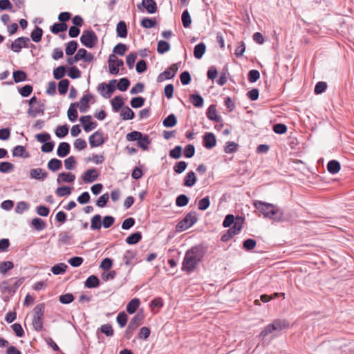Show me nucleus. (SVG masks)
I'll use <instances>...</instances> for the list:
<instances>
[{"label": "nucleus", "instance_id": "23", "mask_svg": "<svg viewBox=\"0 0 354 354\" xmlns=\"http://www.w3.org/2000/svg\"><path fill=\"white\" fill-rule=\"evenodd\" d=\"M197 180L196 174L194 171H189L184 178L183 185L191 187L194 185Z\"/></svg>", "mask_w": 354, "mask_h": 354}, {"label": "nucleus", "instance_id": "17", "mask_svg": "<svg viewBox=\"0 0 354 354\" xmlns=\"http://www.w3.org/2000/svg\"><path fill=\"white\" fill-rule=\"evenodd\" d=\"M216 144V137L213 133H205L203 136V146L207 149L213 148Z\"/></svg>", "mask_w": 354, "mask_h": 354}, {"label": "nucleus", "instance_id": "59", "mask_svg": "<svg viewBox=\"0 0 354 354\" xmlns=\"http://www.w3.org/2000/svg\"><path fill=\"white\" fill-rule=\"evenodd\" d=\"M99 330L107 337H112L114 334L111 325L109 324L102 325Z\"/></svg>", "mask_w": 354, "mask_h": 354}, {"label": "nucleus", "instance_id": "5", "mask_svg": "<svg viewBox=\"0 0 354 354\" xmlns=\"http://www.w3.org/2000/svg\"><path fill=\"white\" fill-rule=\"evenodd\" d=\"M45 312V304L41 303L37 304L33 309L32 327L37 331L40 332L43 330V319Z\"/></svg>", "mask_w": 354, "mask_h": 354}, {"label": "nucleus", "instance_id": "63", "mask_svg": "<svg viewBox=\"0 0 354 354\" xmlns=\"http://www.w3.org/2000/svg\"><path fill=\"white\" fill-rule=\"evenodd\" d=\"M189 203V198L185 194L179 195L176 199V205L178 207H184Z\"/></svg>", "mask_w": 354, "mask_h": 354}, {"label": "nucleus", "instance_id": "49", "mask_svg": "<svg viewBox=\"0 0 354 354\" xmlns=\"http://www.w3.org/2000/svg\"><path fill=\"white\" fill-rule=\"evenodd\" d=\"M66 67L59 66L53 70V77L56 80H61L66 74Z\"/></svg>", "mask_w": 354, "mask_h": 354}, {"label": "nucleus", "instance_id": "56", "mask_svg": "<svg viewBox=\"0 0 354 354\" xmlns=\"http://www.w3.org/2000/svg\"><path fill=\"white\" fill-rule=\"evenodd\" d=\"M56 194L59 197L70 195L71 193V188L68 186H62L57 188L55 191Z\"/></svg>", "mask_w": 354, "mask_h": 354}, {"label": "nucleus", "instance_id": "43", "mask_svg": "<svg viewBox=\"0 0 354 354\" xmlns=\"http://www.w3.org/2000/svg\"><path fill=\"white\" fill-rule=\"evenodd\" d=\"M170 50V45L167 41L160 40L158 42L157 51L159 54H163Z\"/></svg>", "mask_w": 354, "mask_h": 354}, {"label": "nucleus", "instance_id": "19", "mask_svg": "<svg viewBox=\"0 0 354 354\" xmlns=\"http://www.w3.org/2000/svg\"><path fill=\"white\" fill-rule=\"evenodd\" d=\"M75 179V176L72 173L62 172L59 174L57 183L60 184L62 183H73Z\"/></svg>", "mask_w": 354, "mask_h": 354}, {"label": "nucleus", "instance_id": "37", "mask_svg": "<svg viewBox=\"0 0 354 354\" xmlns=\"http://www.w3.org/2000/svg\"><path fill=\"white\" fill-rule=\"evenodd\" d=\"M111 105L113 110L118 112L124 106L122 97L120 95L115 96L111 100Z\"/></svg>", "mask_w": 354, "mask_h": 354}, {"label": "nucleus", "instance_id": "11", "mask_svg": "<svg viewBox=\"0 0 354 354\" xmlns=\"http://www.w3.org/2000/svg\"><path fill=\"white\" fill-rule=\"evenodd\" d=\"M30 41V39L26 37H21L16 39L10 46V49L15 53H19L21 50L22 47L28 48V43Z\"/></svg>", "mask_w": 354, "mask_h": 354}, {"label": "nucleus", "instance_id": "39", "mask_svg": "<svg viewBox=\"0 0 354 354\" xmlns=\"http://www.w3.org/2000/svg\"><path fill=\"white\" fill-rule=\"evenodd\" d=\"M42 35H43L42 29L38 26H35V29L32 31V32L30 34V37L33 41L37 43L41 41Z\"/></svg>", "mask_w": 354, "mask_h": 354}, {"label": "nucleus", "instance_id": "22", "mask_svg": "<svg viewBox=\"0 0 354 354\" xmlns=\"http://www.w3.org/2000/svg\"><path fill=\"white\" fill-rule=\"evenodd\" d=\"M78 106H79L78 102L72 103L70 105L69 109L68 110V113H67L68 118L69 120L73 122H75L77 119L78 113H77V111L76 108Z\"/></svg>", "mask_w": 354, "mask_h": 354}, {"label": "nucleus", "instance_id": "15", "mask_svg": "<svg viewBox=\"0 0 354 354\" xmlns=\"http://www.w3.org/2000/svg\"><path fill=\"white\" fill-rule=\"evenodd\" d=\"M30 176L32 179L44 180L48 177V173L41 168H35L30 169Z\"/></svg>", "mask_w": 354, "mask_h": 354}, {"label": "nucleus", "instance_id": "46", "mask_svg": "<svg viewBox=\"0 0 354 354\" xmlns=\"http://www.w3.org/2000/svg\"><path fill=\"white\" fill-rule=\"evenodd\" d=\"M136 253L133 250H127L123 257L125 265L129 266L132 264L133 260L136 258Z\"/></svg>", "mask_w": 354, "mask_h": 354}, {"label": "nucleus", "instance_id": "9", "mask_svg": "<svg viewBox=\"0 0 354 354\" xmlns=\"http://www.w3.org/2000/svg\"><path fill=\"white\" fill-rule=\"evenodd\" d=\"M108 62L109 72L113 75L118 74L119 68L124 65L123 61L113 54L109 55Z\"/></svg>", "mask_w": 354, "mask_h": 354}, {"label": "nucleus", "instance_id": "34", "mask_svg": "<svg viewBox=\"0 0 354 354\" xmlns=\"http://www.w3.org/2000/svg\"><path fill=\"white\" fill-rule=\"evenodd\" d=\"M142 239V234L140 232H136L131 234L126 239V243L129 245H134Z\"/></svg>", "mask_w": 354, "mask_h": 354}, {"label": "nucleus", "instance_id": "1", "mask_svg": "<svg viewBox=\"0 0 354 354\" xmlns=\"http://www.w3.org/2000/svg\"><path fill=\"white\" fill-rule=\"evenodd\" d=\"M206 252V248L202 245L192 247L185 254L181 270L187 273L193 272L203 260Z\"/></svg>", "mask_w": 354, "mask_h": 354}, {"label": "nucleus", "instance_id": "54", "mask_svg": "<svg viewBox=\"0 0 354 354\" xmlns=\"http://www.w3.org/2000/svg\"><path fill=\"white\" fill-rule=\"evenodd\" d=\"M145 98L142 97H133L130 102L131 106L134 108H140L142 107L145 104Z\"/></svg>", "mask_w": 354, "mask_h": 354}, {"label": "nucleus", "instance_id": "55", "mask_svg": "<svg viewBox=\"0 0 354 354\" xmlns=\"http://www.w3.org/2000/svg\"><path fill=\"white\" fill-rule=\"evenodd\" d=\"M156 25V21L155 19H150L148 17H144L141 21V26L145 28H151Z\"/></svg>", "mask_w": 354, "mask_h": 354}, {"label": "nucleus", "instance_id": "24", "mask_svg": "<svg viewBox=\"0 0 354 354\" xmlns=\"http://www.w3.org/2000/svg\"><path fill=\"white\" fill-rule=\"evenodd\" d=\"M116 32L118 37L125 38L127 37L128 30L126 23L124 21H120L118 23L116 26Z\"/></svg>", "mask_w": 354, "mask_h": 354}, {"label": "nucleus", "instance_id": "14", "mask_svg": "<svg viewBox=\"0 0 354 354\" xmlns=\"http://www.w3.org/2000/svg\"><path fill=\"white\" fill-rule=\"evenodd\" d=\"M80 121L82 124L83 129L86 132H89L97 127V124L91 121L90 115L82 116Z\"/></svg>", "mask_w": 354, "mask_h": 354}, {"label": "nucleus", "instance_id": "60", "mask_svg": "<svg viewBox=\"0 0 354 354\" xmlns=\"http://www.w3.org/2000/svg\"><path fill=\"white\" fill-rule=\"evenodd\" d=\"M14 165L9 162H2L0 163V172L8 173L14 169Z\"/></svg>", "mask_w": 354, "mask_h": 354}, {"label": "nucleus", "instance_id": "51", "mask_svg": "<svg viewBox=\"0 0 354 354\" xmlns=\"http://www.w3.org/2000/svg\"><path fill=\"white\" fill-rule=\"evenodd\" d=\"M149 144L150 140L149 136L147 135L143 136L142 134L141 138H140L137 142L138 146L143 150H147Z\"/></svg>", "mask_w": 354, "mask_h": 354}, {"label": "nucleus", "instance_id": "57", "mask_svg": "<svg viewBox=\"0 0 354 354\" xmlns=\"http://www.w3.org/2000/svg\"><path fill=\"white\" fill-rule=\"evenodd\" d=\"M182 23L185 28H189L191 25L192 20L190 15L187 10L183 11L181 16Z\"/></svg>", "mask_w": 354, "mask_h": 354}, {"label": "nucleus", "instance_id": "62", "mask_svg": "<svg viewBox=\"0 0 354 354\" xmlns=\"http://www.w3.org/2000/svg\"><path fill=\"white\" fill-rule=\"evenodd\" d=\"M260 77V73L259 71L252 69L250 70L248 74V80L250 82H256Z\"/></svg>", "mask_w": 354, "mask_h": 354}, {"label": "nucleus", "instance_id": "53", "mask_svg": "<svg viewBox=\"0 0 354 354\" xmlns=\"http://www.w3.org/2000/svg\"><path fill=\"white\" fill-rule=\"evenodd\" d=\"M68 133V127L66 124L58 126L55 130V135L58 138H64Z\"/></svg>", "mask_w": 354, "mask_h": 354}, {"label": "nucleus", "instance_id": "61", "mask_svg": "<svg viewBox=\"0 0 354 354\" xmlns=\"http://www.w3.org/2000/svg\"><path fill=\"white\" fill-rule=\"evenodd\" d=\"M127 319V315L124 312L120 313L116 318L117 322L121 328H123L126 326Z\"/></svg>", "mask_w": 354, "mask_h": 354}, {"label": "nucleus", "instance_id": "7", "mask_svg": "<svg viewBox=\"0 0 354 354\" xmlns=\"http://www.w3.org/2000/svg\"><path fill=\"white\" fill-rule=\"evenodd\" d=\"M97 40V37L93 30H84L80 37L81 43L89 48L94 47Z\"/></svg>", "mask_w": 354, "mask_h": 354}, {"label": "nucleus", "instance_id": "52", "mask_svg": "<svg viewBox=\"0 0 354 354\" xmlns=\"http://www.w3.org/2000/svg\"><path fill=\"white\" fill-rule=\"evenodd\" d=\"M64 162L65 168L67 170H73L75 167L77 163L75 158L73 156H69L68 158L65 159Z\"/></svg>", "mask_w": 354, "mask_h": 354}, {"label": "nucleus", "instance_id": "2", "mask_svg": "<svg viewBox=\"0 0 354 354\" xmlns=\"http://www.w3.org/2000/svg\"><path fill=\"white\" fill-rule=\"evenodd\" d=\"M254 205L256 209L263 215L265 218H270L274 221L280 222L283 220V212L278 206L262 201H255Z\"/></svg>", "mask_w": 354, "mask_h": 354}, {"label": "nucleus", "instance_id": "13", "mask_svg": "<svg viewBox=\"0 0 354 354\" xmlns=\"http://www.w3.org/2000/svg\"><path fill=\"white\" fill-rule=\"evenodd\" d=\"M99 177V173L95 168L87 169L82 175V180L86 183H91Z\"/></svg>", "mask_w": 354, "mask_h": 354}, {"label": "nucleus", "instance_id": "21", "mask_svg": "<svg viewBox=\"0 0 354 354\" xmlns=\"http://www.w3.org/2000/svg\"><path fill=\"white\" fill-rule=\"evenodd\" d=\"M12 280V279H10L8 280L3 281L0 283V291L1 293H8L10 295L15 294V290L12 289V284L10 283Z\"/></svg>", "mask_w": 354, "mask_h": 354}, {"label": "nucleus", "instance_id": "44", "mask_svg": "<svg viewBox=\"0 0 354 354\" xmlns=\"http://www.w3.org/2000/svg\"><path fill=\"white\" fill-rule=\"evenodd\" d=\"M190 100L192 104L196 107H202L203 105V98L198 94L191 95Z\"/></svg>", "mask_w": 354, "mask_h": 354}, {"label": "nucleus", "instance_id": "18", "mask_svg": "<svg viewBox=\"0 0 354 354\" xmlns=\"http://www.w3.org/2000/svg\"><path fill=\"white\" fill-rule=\"evenodd\" d=\"M93 96L92 94H86L82 97L79 103V108L81 112H86L88 111L89 108L88 103L90 100L93 98Z\"/></svg>", "mask_w": 354, "mask_h": 354}, {"label": "nucleus", "instance_id": "16", "mask_svg": "<svg viewBox=\"0 0 354 354\" xmlns=\"http://www.w3.org/2000/svg\"><path fill=\"white\" fill-rule=\"evenodd\" d=\"M143 6L149 14H153L157 11V4L154 0H142V3L138 5V8Z\"/></svg>", "mask_w": 354, "mask_h": 354}, {"label": "nucleus", "instance_id": "20", "mask_svg": "<svg viewBox=\"0 0 354 354\" xmlns=\"http://www.w3.org/2000/svg\"><path fill=\"white\" fill-rule=\"evenodd\" d=\"M70 145L68 142H62L58 146L57 154L58 156L64 158L66 157L70 153Z\"/></svg>", "mask_w": 354, "mask_h": 354}, {"label": "nucleus", "instance_id": "35", "mask_svg": "<svg viewBox=\"0 0 354 354\" xmlns=\"http://www.w3.org/2000/svg\"><path fill=\"white\" fill-rule=\"evenodd\" d=\"M68 26L66 23H55L51 27H50V31L53 34H58L61 32H64L67 30Z\"/></svg>", "mask_w": 354, "mask_h": 354}, {"label": "nucleus", "instance_id": "25", "mask_svg": "<svg viewBox=\"0 0 354 354\" xmlns=\"http://www.w3.org/2000/svg\"><path fill=\"white\" fill-rule=\"evenodd\" d=\"M206 114L207 118L212 121L219 122L221 120V118L217 115L216 105L214 104L209 106Z\"/></svg>", "mask_w": 354, "mask_h": 354}, {"label": "nucleus", "instance_id": "64", "mask_svg": "<svg viewBox=\"0 0 354 354\" xmlns=\"http://www.w3.org/2000/svg\"><path fill=\"white\" fill-rule=\"evenodd\" d=\"M127 50V46L125 44L119 43L113 48V52L115 54L122 56V55H124Z\"/></svg>", "mask_w": 354, "mask_h": 354}, {"label": "nucleus", "instance_id": "8", "mask_svg": "<svg viewBox=\"0 0 354 354\" xmlns=\"http://www.w3.org/2000/svg\"><path fill=\"white\" fill-rule=\"evenodd\" d=\"M178 63L173 64L169 68L161 73L157 77V82H161L165 80L173 78L178 70Z\"/></svg>", "mask_w": 354, "mask_h": 354}, {"label": "nucleus", "instance_id": "4", "mask_svg": "<svg viewBox=\"0 0 354 354\" xmlns=\"http://www.w3.org/2000/svg\"><path fill=\"white\" fill-rule=\"evenodd\" d=\"M289 328V323L286 319H277L267 325L261 332L259 336L263 339L266 336L274 332H279Z\"/></svg>", "mask_w": 354, "mask_h": 354}, {"label": "nucleus", "instance_id": "38", "mask_svg": "<svg viewBox=\"0 0 354 354\" xmlns=\"http://www.w3.org/2000/svg\"><path fill=\"white\" fill-rule=\"evenodd\" d=\"M177 123L176 117L174 114L171 113L164 119L162 124L164 127L171 128L174 127Z\"/></svg>", "mask_w": 354, "mask_h": 354}, {"label": "nucleus", "instance_id": "50", "mask_svg": "<svg viewBox=\"0 0 354 354\" xmlns=\"http://www.w3.org/2000/svg\"><path fill=\"white\" fill-rule=\"evenodd\" d=\"M77 48V43L75 41H69L66 47L65 51L67 55H72L75 53Z\"/></svg>", "mask_w": 354, "mask_h": 354}, {"label": "nucleus", "instance_id": "6", "mask_svg": "<svg viewBox=\"0 0 354 354\" xmlns=\"http://www.w3.org/2000/svg\"><path fill=\"white\" fill-rule=\"evenodd\" d=\"M197 221L196 213L195 212H190L185 215L183 219L178 223L176 230L178 232H183L192 227Z\"/></svg>", "mask_w": 354, "mask_h": 354}, {"label": "nucleus", "instance_id": "41", "mask_svg": "<svg viewBox=\"0 0 354 354\" xmlns=\"http://www.w3.org/2000/svg\"><path fill=\"white\" fill-rule=\"evenodd\" d=\"M67 267L64 263H57L52 267L51 271L55 275L62 274L66 272Z\"/></svg>", "mask_w": 354, "mask_h": 354}, {"label": "nucleus", "instance_id": "36", "mask_svg": "<svg viewBox=\"0 0 354 354\" xmlns=\"http://www.w3.org/2000/svg\"><path fill=\"white\" fill-rule=\"evenodd\" d=\"M12 155L15 157L28 158L29 154L26 152V149L24 146H16L12 150Z\"/></svg>", "mask_w": 354, "mask_h": 354}, {"label": "nucleus", "instance_id": "33", "mask_svg": "<svg viewBox=\"0 0 354 354\" xmlns=\"http://www.w3.org/2000/svg\"><path fill=\"white\" fill-rule=\"evenodd\" d=\"M102 227V217L100 214L93 216L91 221V229L93 230H99Z\"/></svg>", "mask_w": 354, "mask_h": 354}, {"label": "nucleus", "instance_id": "28", "mask_svg": "<svg viewBox=\"0 0 354 354\" xmlns=\"http://www.w3.org/2000/svg\"><path fill=\"white\" fill-rule=\"evenodd\" d=\"M48 169L55 172L59 170L62 167V162L57 158L50 160L47 165Z\"/></svg>", "mask_w": 354, "mask_h": 354}, {"label": "nucleus", "instance_id": "47", "mask_svg": "<svg viewBox=\"0 0 354 354\" xmlns=\"http://www.w3.org/2000/svg\"><path fill=\"white\" fill-rule=\"evenodd\" d=\"M69 84V80L67 79L61 80L59 81L58 83V91L61 95H64L66 93Z\"/></svg>", "mask_w": 354, "mask_h": 354}, {"label": "nucleus", "instance_id": "27", "mask_svg": "<svg viewBox=\"0 0 354 354\" xmlns=\"http://www.w3.org/2000/svg\"><path fill=\"white\" fill-rule=\"evenodd\" d=\"M341 169L340 163L335 160H330L327 164V169L329 173L335 174L339 172Z\"/></svg>", "mask_w": 354, "mask_h": 354}, {"label": "nucleus", "instance_id": "32", "mask_svg": "<svg viewBox=\"0 0 354 354\" xmlns=\"http://www.w3.org/2000/svg\"><path fill=\"white\" fill-rule=\"evenodd\" d=\"M140 300L138 298L131 299L127 306V311L129 314L134 313L140 306Z\"/></svg>", "mask_w": 354, "mask_h": 354}, {"label": "nucleus", "instance_id": "42", "mask_svg": "<svg viewBox=\"0 0 354 354\" xmlns=\"http://www.w3.org/2000/svg\"><path fill=\"white\" fill-rule=\"evenodd\" d=\"M13 80L15 83L25 81L27 78L26 73L23 71H15L12 73Z\"/></svg>", "mask_w": 354, "mask_h": 354}, {"label": "nucleus", "instance_id": "40", "mask_svg": "<svg viewBox=\"0 0 354 354\" xmlns=\"http://www.w3.org/2000/svg\"><path fill=\"white\" fill-rule=\"evenodd\" d=\"M31 223H32V226L34 227V228L37 231H41V230H44L46 227V224L45 221H44L40 218H33L31 221Z\"/></svg>", "mask_w": 354, "mask_h": 354}, {"label": "nucleus", "instance_id": "3", "mask_svg": "<svg viewBox=\"0 0 354 354\" xmlns=\"http://www.w3.org/2000/svg\"><path fill=\"white\" fill-rule=\"evenodd\" d=\"M232 224H234L232 227H230L225 234L222 235V241L225 242L229 241L234 235L241 232L243 224V217L236 216L235 218L232 214H227L223 222V226L224 227H229Z\"/></svg>", "mask_w": 354, "mask_h": 354}, {"label": "nucleus", "instance_id": "26", "mask_svg": "<svg viewBox=\"0 0 354 354\" xmlns=\"http://www.w3.org/2000/svg\"><path fill=\"white\" fill-rule=\"evenodd\" d=\"M144 319V315L142 312H138L130 321L129 325L131 328H137L140 325L142 324V320Z\"/></svg>", "mask_w": 354, "mask_h": 354}, {"label": "nucleus", "instance_id": "48", "mask_svg": "<svg viewBox=\"0 0 354 354\" xmlns=\"http://www.w3.org/2000/svg\"><path fill=\"white\" fill-rule=\"evenodd\" d=\"M14 268V263L12 261H6L0 263V272L5 275L8 271Z\"/></svg>", "mask_w": 354, "mask_h": 354}, {"label": "nucleus", "instance_id": "45", "mask_svg": "<svg viewBox=\"0 0 354 354\" xmlns=\"http://www.w3.org/2000/svg\"><path fill=\"white\" fill-rule=\"evenodd\" d=\"M120 116L122 117V120H132L134 118L135 114L134 112L129 106H125L122 111Z\"/></svg>", "mask_w": 354, "mask_h": 354}, {"label": "nucleus", "instance_id": "31", "mask_svg": "<svg viewBox=\"0 0 354 354\" xmlns=\"http://www.w3.org/2000/svg\"><path fill=\"white\" fill-rule=\"evenodd\" d=\"M100 285L99 279L95 275H91L85 281V286L88 288H94Z\"/></svg>", "mask_w": 354, "mask_h": 354}, {"label": "nucleus", "instance_id": "58", "mask_svg": "<svg viewBox=\"0 0 354 354\" xmlns=\"http://www.w3.org/2000/svg\"><path fill=\"white\" fill-rule=\"evenodd\" d=\"M130 85V81L127 78H121L117 84V88L120 91H126Z\"/></svg>", "mask_w": 354, "mask_h": 354}, {"label": "nucleus", "instance_id": "30", "mask_svg": "<svg viewBox=\"0 0 354 354\" xmlns=\"http://www.w3.org/2000/svg\"><path fill=\"white\" fill-rule=\"evenodd\" d=\"M206 50L205 44L203 42L196 45L194 48V55L196 59H201Z\"/></svg>", "mask_w": 354, "mask_h": 354}, {"label": "nucleus", "instance_id": "29", "mask_svg": "<svg viewBox=\"0 0 354 354\" xmlns=\"http://www.w3.org/2000/svg\"><path fill=\"white\" fill-rule=\"evenodd\" d=\"M44 104H39L37 106H30L28 109V114L32 117L35 118L38 114H44Z\"/></svg>", "mask_w": 354, "mask_h": 354}, {"label": "nucleus", "instance_id": "10", "mask_svg": "<svg viewBox=\"0 0 354 354\" xmlns=\"http://www.w3.org/2000/svg\"><path fill=\"white\" fill-rule=\"evenodd\" d=\"M88 141L91 147H97L102 145L105 142L102 131H97L91 134L88 138Z\"/></svg>", "mask_w": 354, "mask_h": 354}, {"label": "nucleus", "instance_id": "12", "mask_svg": "<svg viewBox=\"0 0 354 354\" xmlns=\"http://www.w3.org/2000/svg\"><path fill=\"white\" fill-rule=\"evenodd\" d=\"M116 82H117L116 80H112L109 81L108 84H105L104 83H101L98 85L97 90L99 91H104L106 87L107 88V93H102V95L104 97H110L111 94H112L117 88V86H115Z\"/></svg>", "mask_w": 354, "mask_h": 354}]
</instances>
